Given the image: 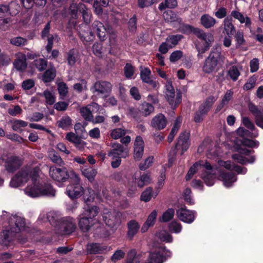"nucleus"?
<instances>
[{"label": "nucleus", "mask_w": 263, "mask_h": 263, "mask_svg": "<svg viewBox=\"0 0 263 263\" xmlns=\"http://www.w3.org/2000/svg\"><path fill=\"white\" fill-rule=\"evenodd\" d=\"M39 171L40 169L37 167H25L17 173L23 183L27 182L30 178L32 181V184L28 185L25 189V193L32 198L41 196L54 197L55 191L50 184L39 182Z\"/></svg>", "instance_id": "f257e3e1"}, {"label": "nucleus", "mask_w": 263, "mask_h": 263, "mask_svg": "<svg viewBox=\"0 0 263 263\" xmlns=\"http://www.w3.org/2000/svg\"><path fill=\"white\" fill-rule=\"evenodd\" d=\"M203 168H205L206 171L201 174V178L204 180L207 185H213L216 178V167L212 166L211 164L207 161L204 162L203 161H200L195 163L191 166L185 176L186 180H190L198 170H202V171Z\"/></svg>", "instance_id": "f03ea898"}, {"label": "nucleus", "mask_w": 263, "mask_h": 263, "mask_svg": "<svg viewBox=\"0 0 263 263\" xmlns=\"http://www.w3.org/2000/svg\"><path fill=\"white\" fill-rule=\"evenodd\" d=\"M224 59L225 57L221 54L219 47L213 48L203 64L202 71L206 74L216 72L218 69V65L223 63Z\"/></svg>", "instance_id": "7ed1b4c3"}, {"label": "nucleus", "mask_w": 263, "mask_h": 263, "mask_svg": "<svg viewBox=\"0 0 263 263\" xmlns=\"http://www.w3.org/2000/svg\"><path fill=\"white\" fill-rule=\"evenodd\" d=\"M122 213L119 211L105 209L103 211V220L107 226L116 231L122 222Z\"/></svg>", "instance_id": "20e7f679"}, {"label": "nucleus", "mask_w": 263, "mask_h": 263, "mask_svg": "<svg viewBox=\"0 0 263 263\" xmlns=\"http://www.w3.org/2000/svg\"><path fill=\"white\" fill-rule=\"evenodd\" d=\"M71 175L74 183L67 186L66 193L71 199H73L80 197L83 194L84 189L79 183V176L72 171L71 172Z\"/></svg>", "instance_id": "39448f33"}, {"label": "nucleus", "mask_w": 263, "mask_h": 263, "mask_svg": "<svg viewBox=\"0 0 263 263\" xmlns=\"http://www.w3.org/2000/svg\"><path fill=\"white\" fill-rule=\"evenodd\" d=\"M165 87V98L172 108L175 109L181 102V93L179 91L175 93L173 87L170 83L166 85Z\"/></svg>", "instance_id": "423d86ee"}, {"label": "nucleus", "mask_w": 263, "mask_h": 263, "mask_svg": "<svg viewBox=\"0 0 263 263\" xmlns=\"http://www.w3.org/2000/svg\"><path fill=\"white\" fill-rule=\"evenodd\" d=\"M71 172H68L67 169L63 167L61 168L51 166L49 169V175L55 181L62 182L66 181L70 176Z\"/></svg>", "instance_id": "0eeeda50"}, {"label": "nucleus", "mask_w": 263, "mask_h": 263, "mask_svg": "<svg viewBox=\"0 0 263 263\" xmlns=\"http://www.w3.org/2000/svg\"><path fill=\"white\" fill-rule=\"evenodd\" d=\"M189 134L188 133L184 132L180 135L178 142L176 145V147L170 152V155H172L173 157L170 158L168 160L169 163H172L174 161V156H175L177 153L176 148H178L180 146L181 147L182 151V154L187 149L189 146Z\"/></svg>", "instance_id": "6e6552de"}, {"label": "nucleus", "mask_w": 263, "mask_h": 263, "mask_svg": "<svg viewBox=\"0 0 263 263\" xmlns=\"http://www.w3.org/2000/svg\"><path fill=\"white\" fill-rule=\"evenodd\" d=\"M195 35L203 43V46L201 50V53H204L211 46L212 43L214 42V36L210 33H205L201 29L198 28L195 30Z\"/></svg>", "instance_id": "1a4fd4ad"}, {"label": "nucleus", "mask_w": 263, "mask_h": 263, "mask_svg": "<svg viewBox=\"0 0 263 263\" xmlns=\"http://www.w3.org/2000/svg\"><path fill=\"white\" fill-rule=\"evenodd\" d=\"M59 232L61 235H68L72 233L76 228L74 220L71 217H66L61 219L59 225Z\"/></svg>", "instance_id": "9d476101"}, {"label": "nucleus", "mask_w": 263, "mask_h": 263, "mask_svg": "<svg viewBox=\"0 0 263 263\" xmlns=\"http://www.w3.org/2000/svg\"><path fill=\"white\" fill-rule=\"evenodd\" d=\"M176 215L181 221L191 223L195 220V212L188 210L185 206H183L177 210Z\"/></svg>", "instance_id": "9b49d317"}, {"label": "nucleus", "mask_w": 263, "mask_h": 263, "mask_svg": "<svg viewBox=\"0 0 263 263\" xmlns=\"http://www.w3.org/2000/svg\"><path fill=\"white\" fill-rule=\"evenodd\" d=\"M100 106L96 103H92L86 106L82 107L80 109V112L82 117L86 121H90L93 120L92 112H97Z\"/></svg>", "instance_id": "f8f14e48"}, {"label": "nucleus", "mask_w": 263, "mask_h": 263, "mask_svg": "<svg viewBox=\"0 0 263 263\" xmlns=\"http://www.w3.org/2000/svg\"><path fill=\"white\" fill-rule=\"evenodd\" d=\"M112 85L107 81H97L91 88L90 90L93 93L97 92L99 94L108 93L111 91Z\"/></svg>", "instance_id": "ddd939ff"}, {"label": "nucleus", "mask_w": 263, "mask_h": 263, "mask_svg": "<svg viewBox=\"0 0 263 263\" xmlns=\"http://www.w3.org/2000/svg\"><path fill=\"white\" fill-rule=\"evenodd\" d=\"M78 225L82 231L87 232L90 230L91 228L97 223L96 218L85 217L80 215L79 216Z\"/></svg>", "instance_id": "4468645a"}, {"label": "nucleus", "mask_w": 263, "mask_h": 263, "mask_svg": "<svg viewBox=\"0 0 263 263\" xmlns=\"http://www.w3.org/2000/svg\"><path fill=\"white\" fill-rule=\"evenodd\" d=\"M112 149L109 152L108 156L112 159L117 158H126L128 155V151L122 144L119 143H114L112 146Z\"/></svg>", "instance_id": "2eb2a0df"}, {"label": "nucleus", "mask_w": 263, "mask_h": 263, "mask_svg": "<svg viewBox=\"0 0 263 263\" xmlns=\"http://www.w3.org/2000/svg\"><path fill=\"white\" fill-rule=\"evenodd\" d=\"M10 227V231L13 233L19 232L25 224V220L24 218L14 215L12 216L9 221Z\"/></svg>", "instance_id": "dca6fc26"}, {"label": "nucleus", "mask_w": 263, "mask_h": 263, "mask_svg": "<svg viewBox=\"0 0 263 263\" xmlns=\"http://www.w3.org/2000/svg\"><path fill=\"white\" fill-rule=\"evenodd\" d=\"M144 143L142 138L137 136L134 142V158L139 161L142 157L144 153Z\"/></svg>", "instance_id": "f3484780"}, {"label": "nucleus", "mask_w": 263, "mask_h": 263, "mask_svg": "<svg viewBox=\"0 0 263 263\" xmlns=\"http://www.w3.org/2000/svg\"><path fill=\"white\" fill-rule=\"evenodd\" d=\"M22 165V160L17 156L8 158L6 162V169L8 172H14Z\"/></svg>", "instance_id": "a211bd4d"}, {"label": "nucleus", "mask_w": 263, "mask_h": 263, "mask_svg": "<svg viewBox=\"0 0 263 263\" xmlns=\"http://www.w3.org/2000/svg\"><path fill=\"white\" fill-rule=\"evenodd\" d=\"M96 33L100 40H104L106 35V29L104 25L100 22L95 21L92 25V30Z\"/></svg>", "instance_id": "6ab92c4d"}, {"label": "nucleus", "mask_w": 263, "mask_h": 263, "mask_svg": "<svg viewBox=\"0 0 263 263\" xmlns=\"http://www.w3.org/2000/svg\"><path fill=\"white\" fill-rule=\"evenodd\" d=\"M166 119L162 114H159L155 116L151 121L152 126L158 130L163 129L166 126Z\"/></svg>", "instance_id": "aec40b11"}, {"label": "nucleus", "mask_w": 263, "mask_h": 263, "mask_svg": "<svg viewBox=\"0 0 263 263\" xmlns=\"http://www.w3.org/2000/svg\"><path fill=\"white\" fill-rule=\"evenodd\" d=\"M99 211L100 209L98 206L86 204L84 206L83 212L80 215L85 217L95 218V217L99 214Z\"/></svg>", "instance_id": "412c9836"}, {"label": "nucleus", "mask_w": 263, "mask_h": 263, "mask_svg": "<svg viewBox=\"0 0 263 263\" xmlns=\"http://www.w3.org/2000/svg\"><path fill=\"white\" fill-rule=\"evenodd\" d=\"M215 101L216 99L213 96L208 97L206 100L199 106L197 111L205 116Z\"/></svg>", "instance_id": "4be33fe9"}, {"label": "nucleus", "mask_w": 263, "mask_h": 263, "mask_svg": "<svg viewBox=\"0 0 263 263\" xmlns=\"http://www.w3.org/2000/svg\"><path fill=\"white\" fill-rule=\"evenodd\" d=\"M215 101L216 99L213 96L208 97L206 100L199 106L197 111L205 116Z\"/></svg>", "instance_id": "5701e85b"}, {"label": "nucleus", "mask_w": 263, "mask_h": 263, "mask_svg": "<svg viewBox=\"0 0 263 263\" xmlns=\"http://www.w3.org/2000/svg\"><path fill=\"white\" fill-rule=\"evenodd\" d=\"M231 15L234 18L238 20L241 24H245L246 27L250 29L252 22L249 17L244 15L242 13L236 10L232 11Z\"/></svg>", "instance_id": "b1692460"}, {"label": "nucleus", "mask_w": 263, "mask_h": 263, "mask_svg": "<svg viewBox=\"0 0 263 263\" xmlns=\"http://www.w3.org/2000/svg\"><path fill=\"white\" fill-rule=\"evenodd\" d=\"M165 252L164 249L160 247L155 251L151 252L149 256V261L148 263H163V258L161 253Z\"/></svg>", "instance_id": "393cba45"}, {"label": "nucleus", "mask_w": 263, "mask_h": 263, "mask_svg": "<svg viewBox=\"0 0 263 263\" xmlns=\"http://www.w3.org/2000/svg\"><path fill=\"white\" fill-rule=\"evenodd\" d=\"M26 55L22 53H19L17 54V59L14 62V65L15 68L19 71H23L27 67Z\"/></svg>", "instance_id": "a878e982"}, {"label": "nucleus", "mask_w": 263, "mask_h": 263, "mask_svg": "<svg viewBox=\"0 0 263 263\" xmlns=\"http://www.w3.org/2000/svg\"><path fill=\"white\" fill-rule=\"evenodd\" d=\"M127 237L129 239L132 240L138 232L140 229V225L136 220H132L127 223Z\"/></svg>", "instance_id": "bb28decb"}, {"label": "nucleus", "mask_w": 263, "mask_h": 263, "mask_svg": "<svg viewBox=\"0 0 263 263\" xmlns=\"http://www.w3.org/2000/svg\"><path fill=\"white\" fill-rule=\"evenodd\" d=\"M220 177L226 187L231 186L237 180L236 176L232 173L222 172L220 174Z\"/></svg>", "instance_id": "cd10ccee"}, {"label": "nucleus", "mask_w": 263, "mask_h": 263, "mask_svg": "<svg viewBox=\"0 0 263 263\" xmlns=\"http://www.w3.org/2000/svg\"><path fill=\"white\" fill-rule=\"evenodd\" d=\"M150 74L151 71L148 68H144L141 70L140 77L142 81L148 84L153 88H156L158 83L151 79Z\"/></svg>", "instance_id": "c85d7f7f"}, {"label": "nucleus", "mask_w": 263, "mask_h": 263, "mask_svg": "<svg viewBox=\"0 0 263 263\" xmlns=\"http://www.w3.org/2000/svg\"><path fill=\"white\" fill-rule=\"evenodd\" d=\"M66 139L69 142L73 143L77 147L81 148L84 146V142L81 139L80 137L73 133L67 134Z\"/></svg>", "instance_id": "c756f323"}, {"label": "nucleus", "mask_w": 263, "mask_h": 263, "mask_svg": "<svg viewBox=\"0 0 263 263\" xmlns=\"http://www.w3.org/2000/svg\"><path fill=\"white\" fill-rule=\"evenodd\" d=\"M216 23V20L208 14H203L201 16L200 23L205 28H212Z\"/></svg>", "instance_id": "7c9ffc66"}, {"label": "nucleus", "mask_w": 263, "mask_h": 263, "mask_svg": "<svg viewBox=\"0 0 263 263\" xmlns=\"http://www.w3.org/2000/svg\"><path fill=\"white\" fill-rule=\"evenodd\" d=\"M232 159L241 164H246L247 163H253L255 160V156H251L247 158L241 154H235L232 155Z\"/></svg>", "instance_id": "2f4dec72"}, {"label": "nucleus", "mask_w": 263, "mask_h": 263, "mask_svg": "<svg viewBox=\"0 0 263 263\" xmlns=\"http://www.w3.org/2000/svg\"><path fill=\"white\" fill-rule=\"evenodd\" d=\"M46 218L49 223L54 227H58L61 219H60V215L54 211H50L46 214Z\"/></svg>", "instance_id": "473e14b6"}, {"label": "nucleus", "mask_w": 263, "mask_h": 263, "mask_svg": "<svg viewBox=\"0 0 263 263\" xmlns=\"http://www.w3.org/2000/svg\"><path fill=\"white\" fill-rule=\"evenodd\" d=\"M56 76V70L54 67H51L46 70L42 75V80L45 83L52 81Z\"/></svg>", "instance_id": "72a5a7b5"}, {"label": "nucleus", "mask_w": 263, "mask_h": 263, "mask_svg": "<svg viewBox=\"0 0 263 263\" xmlns=\"http://www.w3.org/2000/svg\"><path fill=\"white\" fill-rule=\"evenodd\" d=\"M152 178L149 175L143 174L141 175L136 180L137 186L142 188L144 186L148 185L152 182Z\"/></svg>", "instance_id": "f704fd0d"}, {"label": "nucleus", "mask_w": 263, "mask_h": 263, "mask_svg": "<svg viewBox=\"0 0 263 263\" xmlns=\"http://www.w3.org/2000/svg\"><path fill=\"white\" fill-rule=\"evenodd\" d=\"M223 29V32L226 33L228 36H231L234 34L235 28L231 20L228 18H225L224 20Z\"/></svg>", "instance_id": "c9c22d12"}, {"label": "nucleus", "mask_w": 263, "mask_h": 263, "mask_svg": "<svg viewBox=\"0 0 263 263\" xmlns=\"http://www.w3.org/2000/svg\"><path fill=\"white\" fill-rule=\"evenodd\" d=\"M183 37V36L181 34L171 35L167 37L166 42L168 44V47L172 48L175 47Z\"/></svg>", "instance_id": "e433bc0d"}, {"label": "nucleus", "mask_w": 263, "mask_h": 263, "mask_svg": "<svg viewBox=\"0 0 263 263\" xmlns=\"http://www.w3.org/2000/svg\"><path fill=\"white\" fill-rule=\"evenodd\" d=\"M7 5L10 15L12 16H15L19 13L21 7L16 1H12Z\"/></svg>", "instance_id": "4c0bfd02"}, {"label": "nucleus", "mask_w": 263, "mask_h": 263, "mask_svg": "<svg viewBox=\"0 0 263 263\" xmlns=\"http://www.w3.org/2000/svg\"><path fill=\"white\" fill-rule=\"evenodd\" d=\"M13 20L11 17L0 18V29L2 31L9 30L13 24Z\"/></svg>", "instance_id": "58836bf2"}, {"label": "nucleus", "mask_w": 263, "mask_h": 263, "mask_svg": "<svg viewBox=\"0 0 263 263\" xmlns=\"http://www.w3.org/2000/svg\"><path fill=\"white\" fill-rule=\"evenodd\" d=\"M154 108L153 106L146 102H144L141 104L139 111L144 116H147L149 115L152 112L154 111Z\"/></svg>", "instance_id": "ea45409f"}, {"label": "nucleus", "mask_w": 263, "mask_h": 263, "mask_svg": "<svg viewBox=\"0 0 263 263\" xmlns=\"http://www.w3.org/2000/svg\"><path fill=\"white\" fill-rule=\"evenodd\" d=\"M78 57V52L74 49L70 50L67 53V60L68 64L70 66H73L76 62Z\"/></svg>", "instance_id": "a19ab883"}, {"label": "nucleus", "mask_w": 263, "mask_h": 263, "mask_svg": "<svg viewBox=\"0 0 263 263\" xmlns=\"http://www.w3.org/2000/svg\"><path fill=\"white\" fill-rule=\"evenodd\" d=\"M28 125V123L22 120H14L12 122V128L13 130L22 132V128Z\"/></svg>", "instance_id": "79ce46f5"}, {"label": "nucleus", "mask_w": 263, "mask_h": 263, "mask_svg": "<svg viewBox=\"0 0 263 263\" xmlns=\"http://www.w3.org/2000/svg\"><path fill=\"white\" fill-rule=\"evenodd\" d=\"M97 174L96 169L92 167L85 168L82 171V174L90 182H92Z\"/></svg>", "instance_id": "37998d69"}, {"label": "nucleus", "mask_w": 263, "mask_h": 263, "mask_svg": "<svg viewBox=\"0 0 263 263\" xmlns=\"http://www.w3.org/2000/svg\"><path fill=\"white\" fill-rule=\"evenodd\" d=\"M10 43L15 46L22 47L27 45L28 40L21 36L14 37L10 39Z\"/></svg>", "instance_id": "c03bdc74"}, {"label": "nucleus", "mask_w": 263, "mask_h": 263, "mask_svg": "<svg viewBox=\"0 0 263 263\" xmlns=\"http://www.w3.org/2000/svg\"><path fill=\"white\" fill-rule=\"evenodd\" d=\"M80 12L82 13L83 20L86 24L90 21L91 14L86 6L83 4L80 5Z\"/></svg>", "instance_id": "a18cd8bd"}, {"label": "nucleus", "mask_w": 263, "mask_h": 263, "mask_svg": "<svg viewBox=\"0 0 263 263\" xmlns=\"http://www.w3.org/2000/svg\"><path fill=\"white\" fill-rule=\"evenodd\" d=\"M48 156L49 158L52 162L57 163L60 166H63L64 164V162L61 157L55 151H52L49 152Z\"/></svg>", "instance_id": "49530a36"}, {"label": "nucleus", "mask_w": 263, "mask_h": 263, "mask_svg": "<svg viewBox=\"0 0 263 263\" xmlns=\"http://www.w3.org/2000/svg\"><path fill=\"white\" fill-rule=\"evenodd\" d=\"M127 132L128 130L125 129L117 128L111 131L110 136L114 139H118L125 135Z\"/></svg>", "instance_id": "de8ad7c7"}, {"label": "nucleus", "mask_w": 263, "mask_h": 263, "mask_svg": "<svg viewBox=\"0 0 263 263\" xmlns=\"http://www.w3.org/2000/svg\"><path fill=\"white\" fill-rule=\"evenodd\" d=\"M228 74L233 81H236L240 75V72L237 66H232L229 69Z\"/></svg>", "instance_id": "09e8293b"}, {"label": "nucleus", "mask_w": 263, "mask_h": 263, "mask_svg": "<svg viewBox=\"0 0 263 263\" xmlns=\"http://www.w3.org/2000/svg\"><path fill=\"white\" fill-rule=\"evenodd\" d=\"M174 209L172 208L168 209L163 213L161 217L160 218V220L163 222H167L174 217Z\"/></svg>", "instance_id": "8fccbe9b"}, {"label": "nucleus", "mask_w": 263, "mask_h": 263, "mask_svg": "<svg viewBox=\"0 0 263 263\" xmlns=\"http://www.w3.org/2000/svg\"><path fill=\"white\" fill-rule=\"evenodd\" d=\"M153 196V188L151 187H147L141 194L140 199L145 202H147L151 199Z\"/></svg>", "instance_id": "3c124183"}, {"label": "nucleus", "mask_w": 263, "mask_h": 263, "mask_svg": "<svg viewBox=\"0 0 263 263\" xmlns=\"http://www.w3.org/2000/svg\"><path fill=\"white\" fill-rule=\"evenodd\" d=\"M180 121L179 120V119H177L168 136L167 138V140L169 143H171L173 141L174 136L177 134L179 127H180Z\"/></svg>", "instance_id": "603ef678"}, {"label": "nucleus", "mask_w": 263, "mask_h": 263, "mask_svg": "<svg viewBox=\"0 0 263 263\" xmlns=\"http://www.w3.org/2000/svg\"><path fill=\"white\" fill-rule=\"evenodd\" d=\"M257 80V77L255 75H253L249 78L243 86V89L249 90L253 88L256 85Z\"/></svg>", "instance_id": "864d4df0"}, {"label": "nucleus", "mask_w": 263, "mask_h": 263, "mask_svg": "<svg viewBox=\"0 0 263 263\" xmlns=\"http://www.w3.org/2000/svg\"><path fill=\"white\" fill-rule=\"evenodd\" d=\"M83 193V198L86 204H88L87 203L93 201L95 199V192L92 189L88 188L87 190L84 191Z\"/></svg>", "instance_id": "5fc2aeb1"}, {"label": "nucleus", "mask_w": 263, "mask_h": 263, "mask_svg": "<svg viewBox=\"0 0 263 263\" xmlns=\"http://www.w3.org/2000/svg\"><path fill=\"white\" fill-rule=\"evenodd\" d=\"M235 40L236 42V47L238 48L245 44L246 41L244 39L243 32L242 31L238 30L235 34Z\"/></svg>", "instance_id": "6e6d98bb"}, {"label": "nucleus", "mask_w": 263, "mask_h": 263, "mask_svg": "<svg viewBox=\"0 0 263 263\" xmlns=\"http://www.w3.org/2000/svg\"><path fill=\"white\" fill-rule=\"evenodd\" d=\"M76 3L71 4L69 7V13L73 18H77L78 12L80 11V5Z\"/></svg>", "instance_id": "4d7b16f0"}, {"label": "nucleus", "mask_w": 263, "mask_h": 263, "mask_svg": "<svg viewBox=\"0 0 263 263\" xmlns=\"http://www.w3.org/2000/svg\"><path fill=\"white\" fill-rule=\"evenodd\" d=\"M87 249L90 254L99 253L103 250L100 245L97 243L88 245Z\"/></svg>", "instance_id": "13d9d810"}, {"label": "nucleus", "mask_w": 263, "mask_h": 263, "mask_svg": "<svg viewBox=\"0 0 263 263\" xmlns=\"http://www.w3.org/2000/svg\"><path fill=\"white\" fill-rule=\"evenodd\" d=\"M58 123L59 126L63 129H66L71 125V119L68 116H64L58 121Z\"/></svg>", "instance_id": "bf43d9fd"}, {"label": "nucleus", "mask_w": 263, "mask_h": 263, "mask_svg": "<svg viewBox=\"0 0 263 263\" xmlns=\"http://www.w3.org/2000/svg\"><path fill=\"white\" fill-rule=\"evenodd\" d=\"M163 16L165 20L168 22H174L176 21L179 22H181V19L177 17L176 14L171 10L165 12Z\"/></svg>", "instance_id": "052dcab7"}, {"label": "nucleus", "mask_w": 263, "mask_h": 263, "mask_svg": "<svg viewBox=\"0 0 263 263\" xmlns=\"http://www.w3.org/2000/svg\"><path fill=\"white\" fill-rule=\"evenodd\" d=\"M137 251L135 249L130 250L127 255V260L126 263H139L137 259Z\"/></svg>", "instance_id": "680f3d73"}, {"label": "nucleus", "mask_w": 263, "mask_h": 263, "mask_svg": "<svg viewBox=\"0 0 263 263\" xmlns=\"http://www.w3.org/2000/svg\"><path fill=\"white\" fill-rule=\"evenodd\" d=\"M158 238L162 241L171 242L173 240V237L167 232L161 231L157 234Z\"/></svg>", "instance_id": "e2e57ef3"}, {"label": "nucleus", "mask_w": 263, "mask_h": 263, "mask_svg": "<svg viewBox=\"0 0 263 263\" xmlns=\"http://www.w3.org/2000/svg\"><path fill=\"white\" fill-rule=\"evenodd\" d=\"M34 65L39 71H42L47 67V61L44 59L40 58L34 61Z\"/></svg>", "instance_id": "0e129e2a"}, {"label": "nucleus", "mask_w": 263, "mask_h": 263, "mask_svg": "<svg viewBox=\"0 0 263 263\" xmlns=\"http://www.w3.org/2000/svg\"><path fill=\"white\" fill-rule=\"evenodd\" d=\"M44 96L45 98L46 103L49 105L53 104L55 101V98L54 94L50 91H44Z\"/></svg>", "instance_id": "69168bd1"}, {"label": "nucleus", "mask_w": 263, "mask_h": 263, "mask_svg": "<svg viewBox=\"0 0 263 263\" xmlns=\"http://www.w3.org/2000/svg\"><path fill=\"white\" fill-rule=\"evenodd\" d=\"M80 37L81 40L83 42H90L93 40L94 38L93 34L92 31L88 32H80L79 33Z\"/></svg>", "instance_id": "338daca9"}, {"label": "nucleus", "mask_w": 263, "mask_h": 263, "mask_svg": "<svg viewBox=\"0 0 263 263\" xmlns=\"http://www.w3.org/2000/svg\"><path fill=\"white\" fill-rule=\"evenodd\" d=\"M168 228L170 231L175 233H178L181 232L182 229L181 224L176 221H173L170 223Z\"/></svg>", "instance_id": "774afa93"}]
</instances>
